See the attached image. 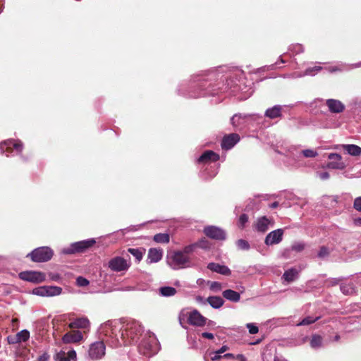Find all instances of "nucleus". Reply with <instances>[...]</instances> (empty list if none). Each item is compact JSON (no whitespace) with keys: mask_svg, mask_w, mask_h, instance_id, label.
Segmentation results:
<instances>
[{"mask_svg":"<svg viewBox=\"0 0 361 361\" xmlns=\"http://www.w3.org/2000/svg\"><path fill=\"white\" fill-rule=\"evenodd\" d=\"M112 322H108L102 326L103 331L112 337L111 345L118 348L122 345L137 344L142 338V326L136 321H130L121 328L113 326Z\"/></svg>","mask_w":361,"mask_h":361,"instance_id":"1","label":"nucleus"},{"mask_svg":"<svg viewBox=\"0 0 361 361\" xmlns=\"http://www.w3.org/2000/svg\"><path fill=\"white\" fill-rule=\"evenodd\" d=\"M137 344L139 352L144 355L152 356L158 351L157 340L152 333H145Z\"/></svg>","mask_w":361,"mask_h":361,"instance_id":"2","label":"nucleus"},{"mask_svg":"<svg viewBox=\"0 0 361 361\" xmlns=\"http://www.w3.org/2000/svg\"><path fill=\"white\" fill-rule=\"evenodd\" d=\"M189 257L182 251H175L168 257V264L173 269L188 267Z\"/></svg>","mask_w":361,"mask_h":361,"instance_id":"3","label":"nucleus"},{"mask_svg":"<svg viewBox=\"0 0 361 361\" xmlns=\"http://www.w3.org/2000/svg\"><path fill=\"white\" fill-rule=\"evenodd\" d=\"M27 256H30L33 262H44L51 259L53 256V251L48 247H41L35 249Z\"/></svg>","mask_w":361,"mask_h":361,"instance_id":"4","label":"nucleus"},{"mask_svg":"<svg viewBox=\"0 0 361 361\" xmlns=\"http://www.w3.org/2000/svg\"><path fill=\"white\" fill-rule=\"evenodd\" d=\"M95 243L94 239H89L72 243L69 247L62 250V253L71 255L75 252H83Z\"/></svg>","mask_w":361,"mask_h":361,"instance_id":"5","label":"nucleus"},{"mask_svg":"<svg viewBox=\"0 0 361 361\" xmlns=\"http://www.w3.org/2000/svg\"><path fill=\"white\" fill-rule=\"evenodd\" d=\"M130 266V262L121 257H115L108 262L109 268L116 272L127 271Z\"/></svg>","mask_w":361,"mask_h":361,"instance_id":"6","label":"nucleus"},{"mask_svg":"<svg viewBox=\"0 0 361 361\" xmlns=\"http://www.w3.org/2000/svg\"><path fill=\"white\" fill-rule=\"evenodd\" d=\"M106 346L102 341H96L90 345L88 356L95 360L102 358L105 355Z\"/></svg>","mask_w":361,"mask_h":361,"instance_id":"7","label":"nucleus"},{"mask_svg":"<svg viewBox=\"0 0 361 361\" xmlns=\"http://www.w3.org/2000/svg\"><path fill=\"white\" fill-rule=\"evenodd\" d=\"M19 276L23 281L35 283H41L45 280V274L40 271H23L20 273Z\"/></svg>","mask_w":361,"mask_h":361,"instance_id":"8","label":"nucleus"},{"mask_svg":"<svg viewBox=\"0 0 361 361\" xmlns=\"http://www.w3.org/2000/svg\"><path fill=\"white\" fill-rule=\"evenodd\" d=\"M204 233L209 238L214 240H224L226 238V233L221 228L209 226L204 228Z\"/></svg>","mask_w":361,"mask_h":361,"instance_id":"9","label":"nucleus"},{"mask_svg":"<svg viewBox=\"0 0 361 361\" xmlns=\"http://www.w3.org/2000/svg\"><path fill=\"white\" fill-rule=\"evenodd\" d=\"M188 322L192 326H202L206 324L207 319L199 311L194 310L188 314Z\"/></svg>","mask_w":361,"mask_h":361,"instance_id":"10","label":"nucleus"},{"mask_svg":"<svg viewBox=\"0 0 361 361\" xmlns=\"http://www.w3.org/2000/svg\"><path fill=\"white\" fill-rule=\"evenodd\" d=\"M1 149L6 153V156H8V153L11 152L12 150L16 151V154H19L23 150V144L18 140H8L1 145Z\"/></svg>","mask_w":361,"mask_h":361,"instance_id":"11","label":"nucleus"},{"mask_svg":"<svg viewBox=\"0 0 361 361\" xmlns=\"http://www.w3.org/2000/svg\"><path fill=\"white\" fill-rule=\"evenodd\" d=\"M330 161L327 164V167L332 169H343L345 168V164L342 161V157L336 153H331L328 156Z\"/></svg>","mask_w":361,"mask_h":361,"instance_id":"12","label":"nucleus"},{"mask_svg":"<svg viewBox=\"0 0 361 361\" xmlns=\"http://www.w3.org/2000/svg\"><path fill=\"white\" fill-rule=\"evenodd\" d=\"M283 234V231L280 228L270 232L265 238V244L272 245L279 243L282 240Z\"/></svg>","mask_w":361,"mask_h":361,"instance_id":"13","label":"nucleus"},{"mask_svg":"<svg viewBox=\"0 0 361 361\" xmlns=\"http://www.w3.org/2000/svg\"><path fill=\"white\" fill-rule=\"evenodd\" d=\"M240 136L236 133H231L224 136L221 142V147L224 149H231L238 141Z\"/></svg>","mask_w":361,"mask_h":361,"instance_id":"14","label":"nucleus"},{"mask_svg":"<svg viewBox=\"0 0 361 361\" xmlns=\"http://www.w3.org/2000/svg\"><path fill=\"white\" fill-rule=\"evenodd\" d=\"M83 338L82 334L80 331H72L66 333L62 338L64 343H75Z\"/></svg>","mask_w":361,"mask_h":361,"instance_id":"15","label":"nucleus"},{"mask_svg":"<svg viewBox=\"0 0 361 361\" xmlns=\"http://www.w3.org/2000/svg\"><path fill=\"white\" fill-rule=\"evenodd\" d=\"M207 269L209 270L220 274L224 276H229L231 274L230 269L225 266L218 263L211 262L207 264Z\"/></svg>","mask_w":361,"mask_h":361,"instance_id":"16","label":"nucleus"},{"mask_svg":"<svg viewBox=\"0 0 361 361\" xmlns=\"http://www.w3.org/2000/svg\"><path fill=\"white\" fill-rule=\"evenodd\" d=\"M326 103L329 111L332 113H341L345 109L344 104L339 100L329 99L326 100Z\"/></svg>","mask_w":361,"mask_h":361,"instance_id":"17","label":"nucleus"},{"mask_svg":"<svg viewBox=\"0 0 361 361\" xmlns=\"http://www.w3.org/2000/svg\"><path fill=\"white\" fill-rule=\"evenodd\" d=\"M163 256V250L157 248H150L148 251V263H157L159 262Z\"/></svg>","mask_w":361,"mask_h":361,"instance_id":"18","label":"nucleus"},{"mask_svg":"<svg viewBox=\"0 0 361 361\" xmlns=\"http://www.w3.org/2000/svg\"><path fill=\"white\" fill-rule=\"evenodd\" d=\"M56 361H76V352L71 350L66 354L63 351H61L56 354Z\"/></svg>","mask_w":361,"mask_h":361,"instance_id":"19","label":"nucleus"},{"mask_svg":"<svg viewBox=\"0 0 361 361\" xmlns=\"http://www.w3.org/2000/svg\"><path fill=\"white\" fill-rule=\"evenodd\" d=\"M219 159V154L213 151L207 150L204 152L198 159V162L206 163L209 161H216Z\"/></svg>","mask_w":361,"mask_h":361,"instance_id":"20","label":"nucleus"},{"mask_svg":"<svg viewBox=\"0 0 361 361\" xmlns=\"http://www.w3.org/2000/svg\"><path fill=\"white\" fill-rule=\"evenodd\" d=\"M271 224L266 216H262L257 219L255 228L257 231L264 233L269 228V225Z\"/></svg>","mask_w":361,"mask_h":361,"instance_id":"21","label":"nucleus"},{"mask_svg":"<svg viewBox=\"0 0 361 361\" xmlns=\"http://www.w3.org/2000/svg\"><path fill=\"white\" fill-rule=\"evenodd\" d=\"M341 147L351 156L356 157L361 154V147L356 145H342Z\"/></svg>","mask_w":361,"mask_h":361,"instance_id":"22","label":"nucleus"},{"mask_svg":"<svg viewBox=\"0 0 361 361\" xmlns=\"http://www.w3.org/2000/svg\"><path fill=\"white\" fill-rule=\"evenodd\" d=\"M89 320L86 318H78L69 324L71 329H85L89 326Z\"/></svg>","mask_w":361,"mask_h":361,"instance_id":"23","label":"nucleus"},{"mask_svg":"<svg viewBox=\"0 0 361 361\" xmlns=\"http://www.w3.org/2000/svg\"><path fill=\"white\" fill-rule=\"evenodd\" d=\"M265 116L271 119L280 117L281 116V106L276 105L272 108L268 109L265 111Z\"/></svg>","mask_w":361,"mask_h":361,"instance_id":"24","label":"nucleus"},{"mask_svg":"<svg viewBox=\"0 0 361 361\" xmlns=\"http://www.w3.org/2000/svg\"><path fill=\"white\" fill-rule=\"evenodd\" d=\"M222 294L226 300L232 302H236L240 299V293L231 289L224 290Z\"/></svg>","mask_w":361,"mask_h":361,"instance_id":"25","label":"nucleus"},{"mask_svg":"<svg viewBox=\"0 0 361 361\" xmlns=\"http://www.w3.org/2000/svg\"><path fill=\"white\" fill-rule=\"evenodd\" d=\"M209 303L213 308L219 309L223 306L224 301L220 296H209L207 298Z\"/></svg>","mask_w":361,"mask_h":361,"instance_id":"26","label":"nucleus"},{"mask_svg":"<svg viewBox=\"0 0 361 361\" xmlns=\"http://www.w3.org/2000/svg\"><path fill=\"white\" fill-rule=\"evenodd\" d=\"M45 288V296L46 297H52L59 295L62 292V288L59 286H44Z\"/></svg>","mask_w":361,"mask_h":361,"instance_id":"27","label":"nucleus"},{"mask_svg":"<svg viewBox=\"0 0 361 361\" xmlns=\"http://www.w3.org/2000/svg\"><path fill=\"white\" fill-rule=\"evenodd\" d=\"M298 275V271L294 268H291L286 271L283 275V278L285 281L290 283L293 281Z\"/></svg>","mask_w":361,"mask_h":361,"instance_id":"28","label":"nucleus"},{"mask_svg":"<svg viewBox=\"0 0 361 361\" xmlns=\"http://www.w3.org/2000/svg\"><path fill=\"white\" fill-rule=\"evenodd\" d=\"M246 116L242 114H235L231 119V124L233 127L238 128L243 126L245 123Z\"/></svg>","mask_w":361,"mask_h":361,"instance_id":"29","label":"nucleus"},{"mask_svg":"<svg viewBox=\"0 0 361 361\" xmlns=\"http://www.w3.org/2000/svg\"><path fill=\"white\" fill-rule=\"evenodd\" d=\"M176 292L177 291H176V288L171 287V286L161 287L159 289V294L164 297L173 296L176 293Z\"/></svg>","mask_w":361,"mask_h":361,"instance_id":"30","label":"nucleus"},{"mask_svg":"<svg viewBox=\"0 0 361 361\" xmlns=\"http://www.w3.org/2000/svg\"><path fill=\"white\" fill-rule=\"evenodd\" d=\"M322 69V66H314L313 68H308L305 70V71L303 74H298V73H295L293 74V78H299V77H302V76L307 75H313L315 74V72H319Z\"/></svg>","mask_w":361,"mask_h":361,"instance_id":"31","label":"nucleus"},{"mask_svg":"<svg viewBox=\"0 0 361 361\" xmlns=\"http://www.w3.org/2000/svg\"><path fill=\"white\" fill-rule=\"evenodd\" d=\"M128 252L135 257L137 262H140L142 259L145 250L143 248H129Z\"/></svg>","mask_w":361,"mask_h":361,"instance_id":"32","label":"nucleus"},{"mask_svg":"<svg viewBox=\"0 0 361 361\" xmlns=\"http://www.w3.org/2000/svg\"><path fill=\"white\" fill-rule=\"evenodd\" d=\"M153 239L158 243H168L170 240V236L168 233H158L154 236Z\"/></svg>","mask_w":361,"mask_h":361,"instance_id":"33","label":"nucleus"},{"mask_svg":"<svg viewBox=\"0 0 361 361\" xmlns=\"http://www.w3.org/2000/svg\"><path fill=\"white\" fill-rule=\"evenodd\" d=\"M310 345L312 348L317 349L322 345V338L319 335H313L310 341Z\"/></svg>","mask_w":361,"mask_h":361,"instance_id":"34","label":"nucleus"},{"mask_svg":"<svg viewBox=\"0 0 361 361\" xmlns=\"http://www.w3.org/2000/svg\"><path fill=\"white\" fill-rule=\"evenodd\" d=\"M30 338V332L27 330H22L16 334V342H25Z\"/></svg>","mask_w":361,"mask_h":361,"instance_id":"35","label":"nucleus"},{"mask_svg":"<svg viewBox=\"0 0 361 361\" xmlns=\"http://www.w3.org/2000/svg\"><path fill=\"white\" fill-rule=\"evenodd\" d=\"M319 319V317H313L309 316V317L304 318L297 325L298 326H307V325H309V324H311L315 322Z\"/></svg>","mask_w":361,"mask_h":361,"instance_id":"36","label":"nucleus"},{"mask_svg":"<svg viewBox=\"0 0 361 361\" xmlns=\"http://www.w3.org/2000/svg\"><path fill=\"white\" fill-rule=\"evenodd\" d=\"M207 284H209L210 290L214 292H219L222 289L221 283L217 281H207Z\"/></svg>","mask_w":361,"mask_h":361,"instance_id":"37","label":"nucleus"},{"mask_svg":"<svg viewBox=\"0 0 361 361\" xmlns=\"http://www.w3.org/2000/svg\"><path fill=\"white\" fill-rule=\"evenodd\" d=\"M341 290L345 295L351 294L354 289L351 284H342L341 286Z\"/></svg>","mask_w":361,"mask_h":361,"instance_id":"38","label":"nucleus"},{"mask_svg":"<svg viewBox=\"0 0 361 361\" xmlns=\"http://www.w3.org/2000/svg\"><path fill=\"white\" fill-rule=\"evenodd\" d=\"M246 327L250 334H256L259 332L258 326L254 323H247Z\"/></svg>","mask_w":361,"mask_h":361,"instance_id":"39","label":"nucleus"},{"mask_svg":"<svg viewBox=\"0 0 361 361\" xmlns=\"http://www.w3.org/2000/svg\"><path fill=\"white\" fill-rule=\"evenodd\" d=\"M236 245L238 247V248L241 250H247L250 248V245L248 242L243 239L238 240L236 243Z\"/></svg>","mask_w":361,"mask_h":361,"instance_id":"40","label":"nucleus"},{"mask_svg":"<svg viewBox=\"0 0 361 361\" xmlns=\"http://www.w3.org/2000/svg\"><path fill=\"white\" fill-rule=\"evenodd\" d=\"M301 153L304 155V157L308 158H313L318 155V153L316 151L310 149L302 150Z\"/></svg>","mask_w":361,"mask_h":361,"instance_id":"41","label":"nucleus"},{"mask_svg":"<svg viewBox=\"0 0 361 361\" xmlns=\"http://www.w3.org/2000/svg\"><path fill=\"white\" fill-rule=\"evenodd\" d=\"M247 221H248V216L246 214H243L240 215L239 217L238 226L240 228H243L245 227V226Z\"/></svg>","mask_w":361,"mask_h":361,"instance_id":"42","label":"nucleus"},{"mask_svg":"<svg viewBox=\"0 0 361 361\" xmlns=\"http://www.w3.org/2000/svg\"><path fill=\"white\" fill-rule=\"evenodd\" d=\"M32 293L36 295L46 297L45 296V288L44 286H40L35 288L32 290Z\"/></svg>","mask_w":361,"mask_h":361,"instance_id":"43","label":"nucleus"},{"mask_svg":"<svg viewBox=\"0 0 361 361\" xmlns=\"http://www.w3.org/2000/svg\"><path fill=\"white\" fill-rule=\"evenodd\" d=\"M77 285L80 287L86 286L89 284V281L82 276H78L76 279Z\"/></svg>","mask_w":361,"mask_h":361,"instance_id":"44","label":"nucleus"},{"mask_svg":"<svg viewBox=\"0 0 361 361\" xmlns=\"http://www.w3.org/2000/svg\"><path fill=\"white\" fill-rule=\"evenodd\" d=\"M317 176L319 177L321 180H325L329 178L330 175L329 172L326 171H317Z\"/></svg>","mask_w":361,"mask_h":361,"instance_id":"45","label":"nucleus"},{"mask_svg":"<svg viewBox=\"0 0 361 361\" xmlns=\"http://www.w3.org/2000/svg\"><path fill=\"white\" fill-rule=\"evenodd\" d=\"M353 207L355 210L361 212V197H358L355 199Z\"/></svg>","mask_w":361,"mask_h":361,"instance_id":"46","label":"nucleus"},{"mask_svg":"<svg viewBox=\"0 0 361 361\" xmlns=\"http://www.w3.org/2000/svg\"><path fill=\"white\" fill-rule=\"evenodd\" d=\"M304 247L305 245L302 243H295L291 247L292 250L296 252L302 251L304 249Z\"/></svg>","mask_w":361,"mask_h":361,"instance_id":"47","label":"nucleus"},{"mask_svg":"<svg viewBox=\"0 0 361 361\" xmlns=\"http://www.w3.org/2000/svg\"><path fill=\"white\" fill-rule=\"evenodd\" d=\"M329 255V250L326 247H321L319 252H318V257L320 258H324Z\"/></svg>","mask_w":361,"mask_h":361,"instance_id":"48","label":"nucleus"},{"mask_svg":"<svg viewBox=\"0 0 361 361\" xmlns=\"http://www.w3.org/2000/svg\"><path fill=\"white\" fill-rule=\"evenodd\" d=\"M209 355H210L211 360L213 361L218 360L220 358L223 357V356H221V354L218 353V350L216 352L210 353Z\"/></svg>","mask_w":361,"mask_h":361,"instance_id":"49","label":"nucleus"},{"mask_svg":"<svg viewBox=\"0 0 361 361\" xmlns=\"http://www.w3.org/2000/svg\"><path fill=\"white\" fill-rule=\"evenodd\" d=\"M195 247V245L194 244L185 246L182 252H183L184 254L187 255V254H189L193 251Z\"/></svg>","mask_w":361,"mask_h":361,"instance_id":"50","label":"nucleus"},{"mask_svg":"<svg viewBox=\"0 0 361 361\" xmlns=\"http://www.w3.org/2000/svg\"><path fill=\"white\" fill-rule=\"evenodd\" d=\"M197 245L202 248H207L208 242L205 238H203L197 243Z\"/></svg>","mask_w":361,"mask_h":361,"instance_id":"51","label":"nucleus"},{"mask_svg":"<svg viewBox=\"0 0 361 361\" xmlns=\"http://www.w3.org/2000/svg\"><path fill=\"white\" fill-rule=\"evenodd\" d=\"M195 300L197 302H198L199 304H202V305H207V299H204L203 297H202L200 295L196 296Z\"/></svg>","mask_w":361,"mask_h":361,"instance_id":"52","label":"nucleus"},{"mask_svg":"<svg viewBox=\"0 0 361 361\" xmlns=\"http://www.w3.org/2000/svg\"><path fill=\"white\" fill-rule=\"evenodd\" d=\"M202 336L203 338H208V339H213L214 338V335L212 333H208V332L202 333Z\"/></svg>","mask_w":361,"mask_h":361,"instance_id":"53","label":"nucleus"},{"mask_svg":"<svg viewBox=\"0 0 361 361\" xmlns=\"http://www.w3.org/2000/svg\"><path fill=\"white\" fill-rule=\"evenodd\" d=\"M48 359H49V355L47 354L44 353L38 357V361H47Z\"/></svg>","mask_w":361,"mask_h":361,"instance_id":"54","label":"nucleus"},{"mask_svg":"<svg viewBox=\"0 0 361 361\" xmlns=\"http://www.w3.org/2000/svg\"><path fill=\"white\" fill-rule=\"evenodd\" d=\"M207 281H205L203 279H198L196 281L197 284L200 286H203L204 284L207 283Z\"/></svg>","mask_w":361,"mask_h":361,"instance_id":"55","label":"nucleus"},{"mask_svg":"<svg viewBox=\"0 0 361 361\" xmlns=\"http://www.w3.org/2000/svg\"><path fill=\"white\" fill-rule=\"evenodd\" d=\"M228 348L226 345H223L219 350H218V353L221 354L226 352Z\"/></svg>","mask_w":361,"mask_h":361,"instance_id":"56","label":"nucleus"},{"mask_svg":"<svg viewBox=\"0 0 361 361\" xmlns=\"http://www.w3.org/2000/svg\"><path fill=\"white\" fill-rule=\"evenodd\" d=\"M237 359L239 360V361H247L245 357L243 355H237Z\"/></svg>","mask_w":361,"mask_h":361,"instance_id":"57","label":"nucleus"},{"mask_svg":"<svg viewBox=\"0 0 361 361\" xmlns=\"http://www.w3.org/2000/svg\"><path fill=\"white\" fill-rule=\"evenodd\" d=\"M355 225L361 226V218L355 219L354 221Z\"/></svg>","mask_w":361,"mask_h":361,"instance_id":"58","label":"nucleus"},{"mask_svg":"<svg viewBox=\"0 0 361 361\" xmlns=\"http://www.w3.org/2000/svg\"><path fill=\"white\" fill-rule=\"evenodd\" d=\"M223 357H225V358H233L234 356H233V354L227 353V354H225L224 355H223Z\"/></svg>","mask_w":361,"mask_h":361,"instance_id":"59","label":"nucleus"},{"mask_svg":"<svg viewBox=\"0 0 361 361\" xmlns=\"http://www.w3.org/2000/svg\"><path fill=\"white\" fill-rule=\"evenodd\" d=\"M279 205V203L277 202H273L271 205H270V207L271 209H274V208H276Z\"/></svg>","mask_w":361,"mask_h":361,"instance_id":"60","label":"nucleus"},{"mask_svg":"<svg viewBox=\"0 0 361 361\" xmlns=\"http://www.w3.org/2000/svg\"><path fill=\"white\" fill-rule=\"evenodd\" d=\"M329 71H331V72H334V71H340V69L338 68L337 67H334V68H329Z\"/></svg>","mask_w":361,"mask_h":361,"instance_id":"61","label":"nucleus"},{"mask_svg":"<svg viewBox=\"0 0 361 361\" xmlns=\"http://www.w3.org/2000/svg\"><path fill=\"white\" fill-rule=\"evenodd\" d=\"M8 342H9L10 343H17V342H16V337L15 338H11V339H9V338H8Z\"/></svg>","mask_w":361,"mask_h":361,"instance_id":"62","label":"nucleus"},{"mask_svg":"<svg viewBox=\"0 0 361 361\" xmlns=\"http://www.w3.org/2000/svg\"><path fill=\"white\" fill-rule=\"evenodd\" d=\"M51 279L54 281H56L58 279H59V276L58 275H53L51 276Z\"/></svg>","mask_w":361,"mask_h":361,"instance_id":"63","label":"nucleus"},{"mask_svg":"<svg viewBox=\"0 0 361 361\" xmlns=\"http://www.w3.org/2000/svg\"><path fill=\"white\" fill-rule=\"evenodd\" d=\"M260 342V340L256 341L255 343H252V344H257Z\"/></svg>","mask_w":361,"mask_h":361,"instance_id":"64","label":"nucleus"}]
</instances>
